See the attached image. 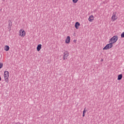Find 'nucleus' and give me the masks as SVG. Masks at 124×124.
<instances>
[{
  "label": "nucleus",
  "mask_w": 124,
  "mask_h": 124,
  "mask_svg": "<svg viewBox=\"0 0 124 124\" xmlns=\"http://www.w3.org/2000/svg\"><path fill=\"white\" fill-rule=\"evenodd\" d=\"M119 37L117 35L113 36L109 39V43L107 44L103 48V50H108V49H111L113 47V44H115L117 41H118V39Z\"/></svg>",
  "instance_id": "nucleus-1"
},
{
  "label": "nucleus",
  "mask_w": 124,
  "mask_h": 124,
  "mask_svg": "<svg viewBox=\"0 0 124 124\" xmlns=\"http://www.w3.org/2000/svg\"><path fill=\"white\" fill-rule=\"evenodd\" d=\"M4 78L5 82L8 83L9 82V72L8 71H5L4 73Z\"/></svg>",
  "instance_id": "nucleus-2"
},
{
  "label": "nucleus",
  "mask_w": 124,
  "mask_h": 124,
  "mask_svg": "<svg viewBox=\"0 0 124 124\" xmlns=\"http://www.w3.org/2000/svg\"><path fill=\"white\" fill-rule=\"evenodd\" d=\"M117 14V12H114L113 13L111 16V20L112 22H115V21H117V20H118V16Z\"/></svg>",
  "instance_id": "nucleus-3"
},
{
  "label": "nucleus",
  "mask_w": 124,
  "mask_h": 124,
  "mask_svg": "<svg viewBox=\"0 0 124 124\" xmlns=\"http://www.w3.org/2000/svg\"><path fill=\"white\" fill-rule=\"evenodd\" d=\"M18 35L20 36V37H25V36H26V31H24V29H21L19 31Z\"/></svg>",
  "instance_id": "nucleus-4"
},
{
  "label": "nucleus",
  "mask_w": 124,
  "mask_h": 124,
  "mask_svg": "<svg viewBox=\"0 0 124 124\" xmlns=\"http://www.w3.org/2000/svg\"><path fill=\"white\" fill-rule=\"evenodd\" d=\"M69 56V52L68 51H65L63 53V59L64 61H65V60H67V58Z\"/></svg>",
  "instance_id": "nucleus-5"
},
{
  "label": "nucleus",
  "mask_w": 124,
  "mask_h": 124,
  "mask_svg": "<svg viewBox=\"0 0 124 124\" xmlns=\"http://www.w3.org/2000/svg\"><path fill=\"white\" fill-rule=\"evenodd\" d=\"M65 42L66 44H69L70 43V36H68L66 37Z\"/></svg>",
  "instance_id": "nucleus-6"
},
{
  "label": "nucleus",
  "mask_w": 124,
  "mask_h": 124,
  "mask_svg": "<svg viewBox=\"0 0 124 124\" xmlns=\"http://www.w3.org/2000/svg\"><path fill=\"white\" fill-rule=\"evenodd\" d=\"M42 48V45L40 44L38 45L36 48L37 52H39V51L41 50Z\"/></svg>",
  "instance_id": "nucleus-7"
},
{
  "label": "nucleus",
  "mask_w": 124,
  "mask_h": 124,
  "mask_svg": "<svg viewBox=\"0 0 124 124\" xmlns=\"http://www.w3.org/2000/svg\"><path fill=\"white\" fill-rule=\"evenodd\" d=\"M94 19V17H93V16L91 15L89 16L88 18V21H89V22H93Z\"/></svg>",
  "instance_id": "nucleus-8"
},
{
  "label": "nucleus",
  "mask_w": 124,
  "mask_h": 124,
  "mask_svg": "<svg viewBox=\"0 0 124 124\" xmlns=\"http://www.w3.org/2000/svg\"><path fill=\"white\" fill-rule=\"evenodd\" d=\"M75 27L77 30H78V29H79V27H80V23L78 22H76L75 24Z\"/></svg>",
  "instance_id": "nucleus-9"
},
{
  "label": "nucleus",
  "mask_w": 124,
  "mask_h": 124,
  "mask_svg": "<svg viewBox=\"0 0 124 124\" xmlns=\"http://www.w3.org/2000/svg\"><path fill=\"white\" fill-rule=\"evenodd\" d=\"M4 49L5 51H9V49H10L9 46H5L4 47Z\"/></svg>",
  "instance_id": "nucleus-10"
},
{
  "label": "nucleus",
  "mask_w": 124,
  "mask_h": 124,
  "mask_svg": "<svg viewBox=\"0 0 124 124\" xmlns=\"http://www.w3.org/2000/svg\"><path fill=\"white\" fill-rule=\"evenodd\" d=\"M121 79H123V74H120L118 76L117 80H121Z\"/></svg>",
  "instance_id": "nucleus-11"
},
{
  "label": "nucleus",
  "mask_w": 124,
  "mask_h": 124,
  "mask_svg": "<svg viewBox=\"0 0 124 124\" xmlns=\"http://www.w3.org/2000/svg\"><path fill=\"white\" fill-rule=\"evenodd\" d=\"M86 112H87V110H86V108H85L83 111L82 117H85V115H86Z\"/></svg>",
  "instance_id": "nucleus-12"
},
{
  "label": "nucleus",
  "mask_w": 124,
  "mask_h": 124,
  "mask_svg": "<svg viewBox=\"0 0 124 124\" xmlns=\"http://www.w3.org/2000/svg\"><path fill=\"white\" fill-rule=\"evenodd\" d=\"M3 66V63L0 62V69H1V68Z\"/></svg>",
  "instance_id": "nucleus-13"
},
{
  "label": "nucleus",
  "mask_w": 124,
  "mask_h": 124,
  "mask_svg": "<svg viewBox=\"0 0 124 124\" xmlns=\"http://www.w3.org/2000/svg\"><path fill=\"white\" fill-rule=\"evenodd\" d=\"M121 37H122V38H124V31L123 32H122V33L121 34Z\"/></svg>",
  "instance_id": "nucleus-14"
},
{
  "label": "nucleus",
  "mask_w": 124,
  "mask_h": 124,
  "mask_svg": "<svg viewBox=\"0 0 124 124\" xmlns=\"http://www.w3.org/2000/svg\"><path fill=\"white\" fill-rule=\"evenodd\" d=\"M78 0H73V2H74V3H77Z\"/></svg>",
  "instance_id": "nucleus-15"
},
{
  "label": "nucleus",
  "mask_w": 124,
  "mask_h": 124,
  "mask_svg": "<svg viewBox=\"0 0 124 124\" xmlns=\"http://www.w3.org/2000/svg\"><path fill=\"white\" fill-rule=\"evenodd\" d=\"M73 42H74L75 43H76V42H77V40H74Z\"/></svg>",
  "instance_id": "nucleus-16"
},
{
  "label": "nucleus",
  "mask_w": 124,
  "mask_h": 124,
  "mask_svg": "<svg viewBox=\"0 0 124 124\" xmlns=\"http://www.w3.org/2000/svg\"><path fill=\"white\" fill-rule=\"evenodd\" d=\"M0 81H1V78L0 77Z\"/></svg>",
  "instance_id": "nucleus-17"
},
{
  "label": "nucleus",
  "mask_w": 124,
  "mask_h": 124,
  "mask_svg": "<svg viewBox=\"0 0 124 124\" xmlns=\"http://www.w3.org/2000/svg\"><path fill=\"white\" fill-rule=\"evenodd\" d=\"M101 62H103V59H102V60H101Z\"/></svg>",
  "instance_id": "nucleus-18"
}]
</instances>
